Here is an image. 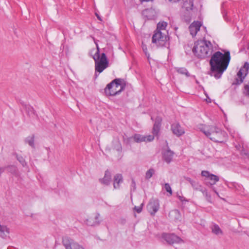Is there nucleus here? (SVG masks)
I'll use <instances>...</instances> for the list:
<instances>
[{
  "label": "nucleus",
  "mask_w": 249,
  "mask_h": 249,
  "mask_svg": "<svg viewBox=\"0 0 249 249\" xmlns=\"http://www.w3.org/2000/svg\"><path fill=\"white\" fill-rule=\"evenodd\" d=\"M191 184L192 186L194 188V189L195 190L200 191V190H201V189L202 188L201 186L200 185L198 182H197L194 180L192 182H191Z\"/></svg>",
  "instance_id": "c756f323"
},
{
  "label": "nucleus",
  "mask_w": 249,
  "mask_h": 249,
  "mask_svg": "<svg viewBox=\"0 0 249 249\" xmlns=\"http://www.w3.org/2000/svg\"><path fill=\"white\" fill-rule=\"evenodd\" d=\"M100 216L99 213H95L94 217H90L87 219V224L90 226L99 225L101 221Z\"/></svg>",
  "instance_id": "ddd939ff"
},
{
  "label": "nucleus",
  "mask_w": 249,
  "mask_h": 249,
  "mask_svg": "<svg viewBox=\"0 0 249 249\" xmlns=\"http://www.w3.org/2000/svg\"><path fill=\"white\" fill-rule=\"evenodd\" d=\"M62 244L65 249H85V248L68 236L62 238Z\"/></svg>",
  "instance_id": "6e6552de"
},
{
  "label": "nucleus",
  "mask_w": 249,
  "mask_h": 249,
  "mask_svg": "<svg viewBox=\"0 0 249 249\" xmlns=\"http://www.w3.org/2000/svg\"><path fill=\"white\" fill-rule=\"evenodd\" d=\"M244 93L246 96L249 97V84L246 85L244 87Z\"/></svg>",
  "instance_id": "f704fd0d"
},
{
  "label": "nucleus",
  "mask_w": 249,
  "mask_h": 249,
  "mask_svg": "<svg viewBox=\"0 0 249 249\" xmlns=\"http://www.w3.org/2000/svg\"><path fill=\"white\" fill-rule=\"evenodd\" d=\"M201 26V23L199 21H194L189 26V31L193 37L196 36Z\"/></svg>",
  "instance_id": "4468645a"
},
{
  "label": "nucleus",
  "mask_w": 249,
  "mask_h": 249,
  "mask_svg": "<svg viewBox=\"0 0 249 249\" xmlns=\"http://www.w3.org/2000/svg\"><path fill=\"white\" fill-rule=\"evenodd\" d=\"M95 15L97 17V18L100 21H102V19L101 18V17L97 14V13H95Z\"/></svg>",
  "instance_id": "37998d69"
},
{
  "label": "nucleus",
  "mask_w": 249,
  "mask_h": 249,
  "mask_svg": "<svg viewBox=\"0 0 249 249\" xmlns=\"http://www.w3.org/2000/svg\"><path fill=\"white\" fill-rule=\"evenodd\" d=\"M212 231L216 235H222L223 232L218 225L214 224L211 227Z\"/></svg>",
  "instance_id": "b1692460"
},
{
  "label": "nucleus",
  "mask_w": 249,
  "mask_h": 249,
  "mask_svg": "<svg viewBox=\"0 0 249 249\" xmlns=\"http://www.w3.org/2000/svg\"><path fill=\"white\" fill-rule=\"evenodd\" d=\"M213 49V45L210 41L199 40L195 43L193 52L197 57L204 58L212 54Z\"/></svg>",
  "instance_id": "7ed1b4c3"
},
{
  "label": "nucleus",
  "mask_w": 249,
  "mask_h": 249,
  "mask_svg": "<svg viewBox=\"0 0 249 249\" xmlns=\"http://www.w3.org/2000/svg\"><path fill=\"white\" fill-rule=\"evenodd\" d=\"M34 136L32 135L27 137L25 140L26 143H28L32 148H35Z\"/></svg>",
  "instance_id": "bb28decb"
},
{
  "label": "nucleus",
  "mask_w": 249,
  "mask_h": 249,
  "mask_svg": "<svg viewBox=\"0 0 249 249\" xmlns=\"http://www.w3.org/2000/svg\"><path fill=\"white\" fill-rule=\"evenodd\" d=\"M146 137V141H147V142H151L152 140H153V139L154 138V137L153 135H149Z\"/></svg>",
  "instance_id": "4c0bfd02"
},
{
  "label": "nucleus",
  "mask_w": 249,
  "mask_h": 249,
  "mask_svg": "<svg viewBox=\"0 0 249 249\" xmlns=\"http://www.w3.org/2000/svg\"><path fill=\"white\" fill-rule=\"evenodd\" d=\"M121 79H115L107 85L105 89V93L107 96H115L119 94L125 88V85L122 83Z\"/></svg>",
  "instance_id": "20e7f679"
},
{
  "label": "nucleus",
  "mask_w": 249,
  "mask_h": 249,
  "mask_svg": "<svg viewBox=\"0 0 249 249\" xmlns=\"http://www.w3.org/2000/svg\"><path fill=\"white\" fill-rule=\"evenodd\" d=\"M134 210L138 213H140L142 212V207L141 206H139V207H136L135 206L134 207Z\"/></svg>",
  "instance_id": "58836bf2"
},
{
  "label": "nucleus",
  "mask_w": 249,
  "mask_h": 249,
  "mask_svg": "<svg viewBox=\"0 0 249 249\" xmlns=\"http://www.w3.org/2000/svg\"><path fill=\"white\" fill-rule=\"evenodd\" d=\"M164 188L166 191L170 194V196L172 195V189L169 183H166L164 185Z\"/></svg>",
  "instance_id": "72a5a7b5"
},
{
  "label": "nucleus",
  "mask_w": 249,
  "mask_h": 249,
  "mask_svg": "<svg viewBox=\"0 0 249 249\" xmlns=\"http://www.w3.org/2000/svg\"><path fill=\"white\" fill-rule=\"evenodd\" d=\"M26 111L28 113V115L30 116L35 115V112L34 108L30 106L26 107Z\"/></svg>",
  "instance_id": "7c9ffc66"
},
{
  "label": "nucleus",
  "mask_w": 249,
  "mask_h": 249,
  "mask_svg": "<svg viewBox=\"0 0 249 249\" xmlns=\"http://www.w3.org/2000/svg\"><path fill=\"white\" fill-rule=\"evenodd\" d=\"M131 186L133 188L134 190L136 189V183H135V181L133 179L132 181Z\"/></svg>",
  "instance_id": "a19ab883"
},
{
  "label": "nucleus",
  "mask_w": 249,
  "mask_h": 249,
  "mask_svg": "<svg viewBox=\"0 0 249 249\" xmlns=\"http://www.w3.org/2000/svg\"><path fill=\"white\" fill-rule=\"evenodd\" d=\"M162 237L169 244L182 242V240L175 234L163 233Z\"/></svg>",
  "instance_id": "1a4fd4ad"
},
{
  "label": "nucleus",
  "mask_w": 249,
  "mask_h": 249,
  "mask_svg": "<svg viewBox=\"0 0 249 249\" xmlns=\"http://www.w3.org/2000/svg\"><path fill=\"white\" fill-rule=\"evenodd\" d=\"M211 187L212 188L213 190L215 192V193L218 196H219V194L217 192V191L215 190V188L214 187H213V186H211Z\"/></svg>",
  "instance_id": "c03bdc74"
},
{
  "label": "nucleus",
  "mask_w": 249,
  "mask_h": 249,
  "mask_svg": "<svg viewBox=\"0 0 249 249\" xmlns=\"http://www.w3.org/2000/svg\"><path fill=\"white\" fill-rule=\"evenodd\" d=\"M162 154L163 160L167 163H169L172 160L174 153L171 150L168 149L164 151Z\"/></svg>",
  "instance_id": "2eb2a0df"
},
{
  "label": "nucleus",
  "mask_w": 249,
  "mask_h": 249,
  "mask_svg": "<svg viewBox=\"0 0 249 249\" xmlns=\"http://www.w3.org/2000/svg\"><path fill=\"white\" fill-rule=\"evenodd\" d=\"M10 233V229L5 225H1L0 226V236L5 239L9 235Z\"/></svg>",
  "instance_id": "6ab92c4d"
},
{
  "label": "nucleus",
  "mask_w": 249,
  "mask_h": 249,
  "mask_svg": "<svg viewBox=\"0 0 249 249\" xmlns=\"http://www.w3.org/2000/svg\"><path fill=\"white\" fill-rule=\"evenodd\" d=\"M146 138L145 136L138 134H135L133 137L134 141L137 142H146Z\"/></svg>",
  "instance_id": "393cba45"
},
{
  "label": "nucleus",
  "mask_w": 249,
  "mask_h": 249,
  "mask_svg": "<svg viewBox=\"0 0 249 249\" xmlns=\"http://www.w3.org/2000/svg\"><path fill=\"white\" fill-rule=\"evenodd\" d=\"M171 130L173 133L179 137L184 134V129L178 123H175L171 125Z\"/></svg>",
  "instance_id": "f8f14e48"
},
{
  "label": "nucleus",
  "mask_w": 249,
  "mask_h": 249,
  "mask_svg": "<svg viewBox=\"0 0 249 249\" xmlns=\"http://www.w3.org/2000/svg\"><path fill=\"white\" fill-rule=\"evenodd\" d=\"M185 179L187 181H188L189 182H190V184L191 183V182H192L194 181L191 178H188V177L185 178Z\"/></svg>",
  "instance_id": "79ce46f5"
},
{
  "label": "nucleus",
  "mask_w": 249,
  "mask_h": 249,
  "mask_svg": "<svg viewBox=\"0 0 249 249\" xmlns=\"http://www.w3.org/2000/svg\"><path fill=\"white\" fill-rule=\"evenodd\" d=\"M96 48H97V50L93 56L101 55V54H100V50H99V48L98 45L96 43Z\"/></svg>",
  "instance_id": "e433bc0d"
},
{
  "label": "nucleus",
  "mask_w": 249,
  "mask_h": 249,
  "mask_svg": "<svg viewBox=\"0 0 249 249\" xmlns=\"http://www.w3.org/2000/svg\"><path fill=\"white\" fill-rule=\"evenodd\" d=\"M123 177L120 174H116L114 177L113 186L114 189H118L120 187V183L123 182Z\"/></svg>",
  "instance_id": "a211bd4d"
},
{
  "label": "nucleus",
  "mask_w": 249,
  "mask_h": 249,
  "mask_svg": "<svg viewBox=\"0 0 249 249\" xmlns=\"http://www.w3.org/2000/svg\"><path fill=\"white\" fill-rule=\"evenodd\" d=\"M177 71L178 73L185 75L187 77L190 76V74L186 69L185 68H178L177 69Z\"/></svg>",
  "instance_id": "cd10ccee"
},
{
  "label": "nucleus",
  "mask_w": 249,
  "mask_h": 249,
  "mask_svg": "<svg viewBox=\"0 0 249 249\" xmlns=\"http://www.w3.org/2000/svg\"><path fill=\"white\" fill-rule=\"evenodd\" d=\"M112 148L118 152L122 151V146L118 140H115L112 142Z\"/></svg>",
  "instance_id": "5701e85b"
},
{
  "label": "nucleus",
  "mask_w": 249,
  "mask_h": 249,
  "mask_svg": "<svg viewBox=\"0 0 249 249\" xmlns=\"http://www.w3.org/2000/svg\"><path fill=\"white\" fill-rule=\"evenodd\" d=\"M249 69V63L246 62L244 66L240 69L236 74L234 81L232 83V85H239L241 84L245 77L248 73Z\"/></svg>",
  "instance_id": "0eeeda50"
},
{
  "label": "nucleus",
  "mask_w": 249,
  "mask_h": 249,
  "mask_svg": "<svg viewBox=\"0 0 249 249\" xmlns=\"http://www.w3.org/2000/svg\"><path fill=\"white\" fill-rule=\"evenodd\" d=\"M169 216L174 220L178 221L180 220L181 214L178 210H174L169 213Z\"/></svg>",
  "instance_id": "aec40b11"
},
{
  "label": "nucleus",
  "mask_w": 249,
  "mask_h": 249,
  "mask_svg": "<svg viewBox=\"0 0 249 249\" xmlns=\"http://www.w3.org/2000/svg\"><path fill=\"white\" fill-rule=\"evenodd\" d=\"M17 160L23 167L26 166V162L24 158L21 156H17Z\"/></svg>",
  "instance_id": "2f4dec72"
},
{
  "label": "nucleus",
  "mask_w": 249,
  "mask_h": 249,
  "mask_svg": "<svg viewBox=\"0 0 249 249\" xmlns=\"http://www.w3.org/2000/svg\"><path fill=\"white\" fill-rule=\"evenodd\" d=\"M5 169L6 168L7 171L16 177H18L19 176V172L18 171L16 166L14 165L8 166L6 167H4Z\"/></svg>",
  "instance_id": "412c9836"
},
{
  "label": "nucleus",
  "mask_w": 249,
  "mask_h": 249,
  "mask_svg": "<svg viewBox=\"0 0 249 249\" xmlns=\"http://www.w3.org/2000/svg\"><path fill=\"white\" fill-rule=\"evenodd\" d=\"M142 47L145 54H147V49L146 45L144 44L143 43H142Z\"/></svg>",
  "instance_id": "c9c22d12"
},
{
  "label": "nucleus",
  "mask_w": 249,
  "mask_h": 249,
  "mask_svg": "<svg viewBox=\"0 0 249 249\" xmlns=\"http://www.w3.org/2000/svg\"><path fill=\"white\" fill-rule=\"evenodd\" d=\"M201 131L210 140L216 142H223L227 138L226 133L216 126H205Z\"/></svg>",
  "instance_id": "f03ea898"
},
{
  "label": "nucleus",
  "mask_w": 249,
  "mask_h": 249,
  "mask_svg": "<svg viewBox=\"0 0 249 249\" xmlns=\"http://www.w3.org/2000/svg\"><path fill=\"white\" fill-rule=\"evenodd\" d=\"M169 37L167 31L163 30L162 32L155 30L152 36V42L155 43L157 46L169 47Z\"/></svg>",
  "instance_id": "39448f33"
},
{
  "label": "nucleus",
  "mask_w": 249,
  "mask_h": 249,
  "mask_svg": "<svg viewBox=\"0 0 249 249\" xmlns=\"http://www.w3.org/2000/svg\"><path fill=\"white\" fill-rule=\"evenodd\" d=\"M161 121L162 119L160 117L158 116L156 118L153 128V133L154 135H158L160 129Z\"/></svg>",
  "instance_id": "dca6fc26"
},
{
  "label": "nucleus",
  "mask_w": 249,
  "mask_h": 249,
  "mask_svg": "<svg viewBox=\"0 0 249 249\" xmlns=\"http://www.w3.org/2000/svg\"><path fill=\"white\" fill-rule=\"evenodd\" d=\"M170 1L173 2H176L178 1L179 0H169Z\"/></svg>",
  "instance_id": "de8ad7c7"
},
{
  "label": "nucleus",
  "mask_w": 249,
  "mask_h": 249,
  "mask_svg": "<svg viewBox=\"0 0 249 249\" xmlns=\"http://www.w3.org/2000/svg\"><path fill=\"white\" fill-rule=\"evenodd\" d=\"M95 61V71L101 73L104 70L108 67V61L105 53H102L99 56H93Z\"/></svg>",
  "instance_id": "423d86ee"
},
{
  "label": "nucleus",
  "mask_w": 249,
  "mask_h": 249,
  "mask_svg": "<svg viewBox=\"0 0 249 249\" xmlns=\"http://www.w3.org/2000/svg\"><path fill=\"white\" fill-rule=\"evenodd\" d=\"M145 55L146 56L147 58L148 59H149V57H150V54L149 53H148V52H147V54H145Z\"/></svg>",
  "instance_id": "49530a36"
},
{
  "label": "nucleus",
  "mask_w": 249,
  "mask_h": 249,
  "mask_svg": "<svg viewBox=\"0 0 249 249\" xmlns=\"http://www.w3.org/2000/svg\"><path fill=\"white\" fill-rule=\"evenodd\" d=\"M111 175L110 172L107 170L105 173L104 177L103 178L100 179V181L101 183L108 185L111 181Z\"/></svg>",
  "instance_id": "f3484780"
},
{
  "label": "nucleus",
  "mask_w": 249,
  "mask_h": 249,
  "mask_svg": "<svg viewBox=\"0 0 249 249\" xmlns=\"http://www.w3.org/2000/svg\"><path fill=\"white\" fill-rule=\"evenodd\" d=\"M200 191L201 192H202V193L203 194V195H205L206 197H210V196H209L208 192L206 189L204 190L202 188H201V190H200Z\"/></svg>",
  "instance_id": "ea45409f"
},
{
  "label": "nucleus",
  "mask_w": 249,
  "mask_h": 249,
  "mask_svg": "<svg viewBox=\"0 0 249 249\" xmlns=\"http://www.w3.org/2000/svg\"><path fill=\"white\" fill-rule=\"evenodd\" d=\"M201 176L209 178L212 181V182H210L208 184H209L210 186H213L216 183V182L219 180V177L218 176L211 174L207 171H202L201 172Z\"/></svg>",
  "instance_id": "9b49d317"
},
{
  "label": "nucleus",
  "mask_w": 249,
  "mask_h": 249,
  "mask_svg": "<svg viewBox=\"0 0 249 249\" xmlns=\"http://www.w3.org/2000/svg\"><path fill=\"white\" fill-rule=\"evenodd\" d=\"M178 198L179 199V200L181 201H183L185 200V199L182 196H178Z\"/></svg>",
  "instance_id": "a18cd8bd"
},
{
  "label": "nucleus",
  "mask_w": 249,
  "mask_h": 249,
  "mask_svg": "<svg viewBox=\"0 0 249 249\" xmlns=\"http://www.w3.org/2000/svg\"><path fill=\"white\" fill-rule=\"evenodd\" d=\"M133 137H123V142L124 144L127 145H130Z\"/></svg>",
  "instance_id": "473e14b6"
},
{
  "label": "nucleus",
  "mask_w": 249,
  "mask_h": 249,
  "mask_svg": "<svg viewBox=\"0 0 249 249\" xmlns=\"http://www.w3.org/2000/svg\"><path fill=\"white\" fill-rule=\"evenodd\" d=\"M167 26V23L166 22L162 21L160 22L157 24V29L156 30H159V31L162 32L163 30L166 31L165 28Z\"/></svg>",
  "instance_id": "a878e982"
},
{
  "label": "nucleus",
  "mask_w": 249,
  "mask_h": 249,
  "mask_svg": "<svg viewBox=\"0 0 249 249\" xmlns=\"http://www.w3.org/2000/svg\"><path fill=\"white\" fill-rule=\"evenodd\" d=\"M155 173V170L153 168H150L149 170H148L145 174V178L146 179H149Z\"/></svg>",
  "instance_id": "c85d7f7f"
},
{
  "label": "nucleus",
  "mask_w": 249,
  "mask_h": 249,
  "mask_svg": "<svg viewBox=\"0 0 249 249\" xmlns=\"http://www.w3.org/2000/svg\"><path fill=\"white\" fill-rule=\"evenodd\" d=\"M183 3L182 7L185 9L186 11L191 10L193 7V0H183Z\"/></svg>",
  "instance_id": "4be33fe9"
},
{
  "label": "nucleus",
  "mask_w": 249,
  "mask_h": 249,
  "mask_svg": "<svg viewBox=\"0 0 249 249\" xmlns=\"http://www.w3.org/2000/svg\"><path fill=\"white\" fill-rule=\"evenodd\" d=\"M159 201L158 199H151L147 205L148 211L152 215L159 210Z\"/></svg>",
  "instance_id": "9d476101"
},
{
  "label": "nucleus",
  "mask_w": 249,
  "mask_h": 249,
  "mask_svg": "<svg viewBox=\"0 0 249 249\" xmlns=\"http://www.w3.org/2000/svg\"><path fill=\"white\" fill-rule=\"evenodd\" d=\"M231 56L229 51L223 54L219 51L215 52L210 61L211 72L210 74L216 79L221 77L223 72L227 69L230 61Z\"/></svg>",
  "instance_id": "f257e3e1"
}]
</instances>
